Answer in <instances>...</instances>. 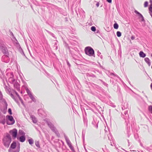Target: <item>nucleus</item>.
Listing matches in <instances>:
<instances>
[{"mask_svg": "<svg viewBox=\"0 0 152 152\" xmlns=\"http://www.w3.org/2000/svg\"><path fill=\"white\" fill-rule=\"evenodd\" d=\"M110 75H113L114 76L116 77H117L118 78H120L118 75H116V74H114V73H110Z\"/></svg>", "mask_w": 152, "mask_h": 152, "instance_id": "obj_45", "label": "nucleus"}, {"mask_svg": "<svg viewBox=\"0 0 152 152\" xmlns=\"http://www.w3.org/2000/svg\"><path fill=\"white\" fill-rule=\"evenodd\" d=\"M66 61L67 65L69 67H70L71 66V65L69 64V62L67 60H66Z\"/></svg>", "mask_w": 152, "mask_h": 152, "instance_id": "obj_51", "label": "nucleus"}, {"mask_svg": "<svg viewBox=\"0 0 152 152\" xmlns=\"http://www.w3.org/2000/svg\"><path fill=\"white\" fill-rule=\"evenodd\" d=\"M26 91L28 94L29 95V96H30V95L32 94L31 93L30 90H29V89L28 88H26Z\"/></svg>", "mask_w": 152, "mask_h": 152, "instance_id": "obj_29", "label": "nucleus"}, {"mask_svg": "<svg viewBox=\"0 0 152 152\" xmlns=\"http://www.w3.org/2000/svg\"><path fill=\"white\" fill-rule=\"evenodd\" d=\"M18 133L19 135H22V136L25 135V133L21 129H20L19 130Z\"/></svg>", "mask_w": 152, "mask_h": 152, "instance_id": "obj_24", "label": "nucleus"}, {"mask_svg": "<svg viewBox=\"0 0 152 152\" xmlns=\"http://www.w3.org/2000/svg\"><path fill=\"white\" fill-rule=\"evenodd\" d=\"M109 3H111L112 1V0H106Z\"/></svg>", "mask_w": 152, "mask_h": 152, "instance_id": "obj_61", "label": "nucleus"}, {"mask_svg": "<svg viewBox=\"0 0 152 152\" xmlns=\"http://www.w3.org/2000/svg\"><path fill=\"white\" fill-rule=\"evenodd\" d=\"M31 118L33 122L34 123H36L37 122V120L35 117L33 115L31 116Z\"/></svg>", "mask_w": 152, "mask_h": 152, "instance_id": "obj_19", "label": "nucleus"}, {"mask_svg": "<svg viewBox=\"0 0 152 152\" xmlns=\"http://www.w3.org/2000/svg\"><path fill=\"white\" fill-rule=\"evenodd\" d=\"M17 146L16 143L15 141H14L11 145L10 149L8 150L9 152H19L20 150V144H19L18 145L17 147L16 150L13 151L11 150V149H14L16 148Z\"/></svg>", "mask_w": 152, "mask_h": 152, "instance_id": "obj_3", "label": "nucleus"}, {"mask_svg": "<svg viewBox=\"0 0 152 152\" xmlns=\"http://www.w3.org/2000/svg\"><path fill=\"white\" fill-rule=\"evenodd\" d=\"M15 91V94L17 95V96H18V97H19L20 96L19 95V94H18V93L16 91Z\"/></svg>", "mask_w": 152, "mask_h": 152, "instance_id": "obj_57", "label": "nucleus"}, {"mask_svg": "<svg viewBox=\"0 0 152 152\" xmlns=\"http://www.w3.org/2000/svg\"><path fill=\"white\" fill-rule=\"evenodd\" d=\"M19 50L20 53L22 52V51H23L22 49L21 48H19Z\"/></svg>", "mask_w": 152, "mask_h": 152, "instance_id": "obj_59", "label": "nucleus"}, {"mask_svg": "<svg viewBox=\"0 0 152 152\" xmlns=\"http://www.w3.org/2000/svg\"><path fill=\"white\" fill-rule=\"evenodd\" d=\"M1 111L4 114H5L7 112V110L3 108Z\"/></svg>", "mask_w": 152, "mask_h": 152, "instance_id": "obj_49", "label": "nucleus"}, {"mask_svg": "<svg viewBox=\"0 0 152 152\" xmlns=\"http://www.w3.org/2000/svg\"><path fill=\"white\" fill-rule=\"evenodd\" d=\"M127 110H125L124 111L121 112V116L124 118L125 121V122L126 123L127 125L128 126L129 123V115L128 114Z\"/></svg>", "mask_w": 152, "mask_h": 152, "instance_id": "obj_5", "label": "nucleus"}, {"mask_svg": "<svg viewBox=\"0 0 152 152\" xmlns=\"http://www.w3.org/2000/svg\"><path fill=\"white\" fill-rule=\"evenodd\" d=\"M101 96L99 97V98L103 102H105V101L109 99V98L111 97L108 94H104V96Z\"/></svg>", "mask_w": 152, "mask_h": 152, "instance_id": "obj_8", "label": "nucleus"}, {"mask_svg": "<svg viewBox=\"0 0 152 152\" xmlns=\"http://www.w3.org/2000/svg\"><path fill=\"white\" fill-rule=\"evenodd\" d=\"M118 25L116 23H115L113 25L114 28L115 29H118Z\"/></svg>", "mask_w": 152, "mask_h": 152, "instance_id": "obj_31", "label": "nucleus"}, {"mask_svg": "<svg viewBox=\"0 0 152 152\" xmlns=\"http://www.w3.org/2000/svg\"><path fill=\"white\" fill-rule=\"evenodd\" d=\"M84 148L86 151V152H88V151L87 150V149H86V147L85 146H84Z\"/></svg>", "mask_w": 152, "mask_h": 152, "instance_id": "obj_64", "label": "nucleus"}, {"mask_svg": "<svg viewBox=\"0 0 152 152\" xmlns=\"http://www.w3.org/2000/svg\"><path fill=\"white\" fill-rule=\"evenodd\" d=\"M91 30L94 32H95L96 31V28L94 26H92L91 28Z\"/></svg>", "mask_w": 152, "mask_h": 152, "instance_id": "obj_38", "label": "nucleus"}, {"mask_svg": "<svg viewBox=\"0 0 152 152\" xmlns=\"http://www.w3.org/2000/svg\"><path fill=\"white\" fill-rule=\"evenodd\" d=\"M131 39L132 40H133L134 39L135 37L134 36H132L131 37Z\"/></svg>", "mask_w": 152, "mask_h": 152, "instance_id": "obj_58", "label": "nucleus"}, {"mask_svg": "<svg viewBox=\"0 0 152 152\" xmlns=\"http://www.w3.org/2000/svg\"><path fill=\"white\" fill-rule=\"evenodd\" d=\"M101 82H102L103 84L104 85V86H106L107 88L108 87V85L107 84V83L104 82V81H103L101 79H99V80Z\"/></svg>", "mask_w": 152, "mask_h": 152, "instance_id": "obj_32", "label": "nucleus"}, {"mask_svg": "<svg viewBox=\"0 0 152 152\" xmlns=\"http://www.w3.org/2000/svg\"><path fill=\"white\" fill-rule=\"evenodd\" d=\"M145 61L148 64V65L150 66L151 65V64L150 62V60L148 58H145L144 59Z\"/></svg>", "mask_w": 152, "mask_h": 152, "instance_id": "obj_20", "label": "nucleus"}, {"mask_svg": "<svg viewBox=\"0 0 152 152\" xmlns=\"http://www.w3.org/2000/svg\"><path fill=\"white\" fill-rule=\"evenodd\" d=\"M69 147L72 151L74 152L75 151L74 148L72 146V145H71L70 146H69Z\"/></svg>", "mask_w": 152, "mask_h": 152, "instance_id": "obj_43", "label": "nucleus"}, {"mask_svg": "<svg viewBox=\"0 0 152 152\" xmlns=\"http://www.w3.org/2000/svg\"><path fill=\"white\" fill-rule=\"evenodd\" d=\"M30 99L32 100L34 102H36V99L34 97V96H33L32 94H31L30 95V96H29Z\"/></svg>", "mask_w": 152, "mask_h": 152, "instance_id": "obj_27", "label": "nucleus"}, {"mask_svg": "<svg viewBox=\"0 0 152 152\" xmlns=\"http://www.w3.org/2000/svg\"><path fill=\"white\" fill-rule=\"evenodd\" d=\"M84 83L86 84L87 85L86 86V87H89V86L88 85L90 84V82H88V81H87L86 80H85L84 81Z\"/></svg>", "mask_w": 152, "mask_h": 152, "instance_id": "obj_39", "label": "nucleus"}, {"mask_svg": "<svg viewBox=\"0 0 152 152\" xmlns=\"http://www.w3.org/2000/svg\"><path fill=\"white\" fill-rule=\"evenodd\" d=\"M47 124L49 127L51 129L53 127H54V125L50 121L47 122Z\"/></svg>", "mask_w": 152, "mask_h": 152, "instance_id": "obj_22", "label": "nucleus"}, {"mask_svg": "<svg viewBox=\"0 0 152 152\" xmlns=\"http://www.w3.org/2000/svg\"><path fill=\"white\" fill-rule=\"evenodd\" d=\"M127 136L128 137H129L131 134L130 133V131L129 130H128L127 132Z\"/></svg>", "mask_w": 152, "mask_h": 152, "instance_id": "obj_54", "label": "nucleus"}, {"mask_svg": "<svg viewBox=\"0 0 152 152\" xmlns=\"http://www.w3.org/2000/svg\"><path fill=\"white\" fill-rule=\"evenodd\" d=\"M4 103L5 106L3 108L7 110V106H8L7 103V102L6 101H4Z\"/></svg>", "mask_w": 152, "mask_h": 152, "instance_id": "obj_34", "label": "nucleus"}, {"mask_svg": "<svg viewBox=\"0 0 152 152\" xmlns=\"http://www.w3.org/2000/svg\"><path fill=\"white\" fill-rule=\"evenodd\" d=\"M6 117L7 119L6 123L7 125H11L15 123V120L12 116L7 115L6 116Z\"/></svg>", "mask_w": 152, "mask_h": 152, "instance_id": "obj_6", "label": "nucleus"}, {"mask_svg": "<svg viewBox=\"0 0 152 152\" xmlns=\"http://www.w3.org/2000/svg\"><path fill=\"white\" fill-rule=\"evenodd\" d=\"M96 32H95L96 33H100V31L99 30H96Z\"/></svg>", "mask_w": 152, "mask_h": 152, "instance_id": "obj_60", "label": "nucleus"}, {"mask_svg": "<svg viewBox=\"0 0 152 152\" xmlns=\"http://www.w3.org/2000/svg\"><path fill=\"white\" fill-rule=\"evenodd\" d=\"M55 133L56 134V136L58 137H60V134L58 130H57V131Z\"/></svg>", "mask_w": 152, "mask_h": 152, "instance_id": "obj_42", "label": "nucleus"}, {"mask_svg": "<svg viewBox=\"0 0 152 152\" xmlns=\"http://www.w3.org/2000/svg\"><path fill=\"white\" fill-rule=\"evenodd\" d=\"M76 12L77 13V15L78 17V12L79 13L80 15L82 16V18H84L85 17V13L84 11L82 10H79L78 12H77V11L75 10Z\"/></svg>", "mask_w": 152, "mask_h": 152, "instance_id": "obj_11", "label": "nucleus"}, {"mask_svg": "<svg viewBox=\"0 0 152 152\" xmlns=\"http://www.w3.org/2000/svg\"><path fill=\"white\" fill-rule=\"evenodd\" d=\"M116 34L118 37H120L121 36V33L119 31H117L116 33Z\"/></svg>", "mask_w": 152, "mask_h": 152, "instance_id": "obj_36", "label": "nucleus"}, {"mask_svg": "<svg viewBox=\"0 0 152 152\" xmlns=\"http://www.w3.org/2000/svg\"><path fill=\"white\" fill-rule=\"evenodd\" d=\"M86 75L87 77H92L93 78L96 77V76L92 73H87Z\"/></svg>", "mask_w": 152, "mask_h": 152, "instance_id": "obj_25", "label": "nucleus"}, {"mask_svg": "<svg viewBox=\"0 0 152 152\" xmlns=\"http://www.w3.org/2000/svg\"><path fill=\"white\" fill-rule=\"evenodd\" d=\"M0 49L3 54L9 55V52L5 45V42L1 40H0Z\"/></svg>", "mask_w": 152, "mask_h": 152, "instance_id": "obj_2", "label": "nucleus"}, {"mask_svg": "<svg viewBox=\"0 0 152 152\" xmlns=\"http://www.w3.org/2000/svg\"><path fill=\"white\" fill-rule=\"evenodd\" d=\"M6 122L5 116L0 113V123L4 125Z\"/></svg>", "mask_w": 152, "mask_h": 152, "instance_id": "obj_10", "label": "nucleus"}, {"mask_svg": "<svg viewBox=\"0 0 152 152\" xmlns=\"http://www.w3.org/2000/svg\"><path fill=\"white\" fill-rule=\"evenodd\" d=\"M118 91V95L120 96H121L122 95L120 88H119V90Z\"/></svg>", "mask_w": 152, "mask_h": 152, "instance_id": "obj_50", "label": "nucleus"}, {"mask_svg": "<svg viewBox=\"0 0 152 152\" xmlns=\"http://www.w3.org/2000/svg\"><path fill=\"white\" fill-rule=\"evenodd\" d=\"M9 32L10 33V34H11V35H12V37H14V35L12 33V32L10 30L9 31Z\"/></svg>", "mask_w": 152, "mask_h": 152, "instance_id": "obj_56", "label": "nucleus"}, {"mask_svg": "<svg viewBox=\"0 0 152 152\" xmlns=\"http://www.w3.org/2000/svg\"><path fill=\"white\" fill-rule=\"evenodd\" d=\"M4 145L7 148H8L12 141V138L10 135L8 133L4 136L3 139Z\"/></svg>", "mask_w": 152, "mask_h": 152, "instance_id": "obj_1", "label": "nucleus"}, {"mask_svg": "<svg viewBox=\"0 0 152 152\" xmlns=\"http://www.w3.org/2000/svg\"><path fill=\"white\" fill-rule=\"evenodd\" d=\"M98 122L97 121H95L94 120L92 122V124L96 128H97L98 127Z\"/></svg>", "mask_w": 152, "mask_h": 152, "instance_id": "obj_21", "label": "nucleus"}, {"mask_svg": "<svg viewBox=\"0 0 152 152\" xmlns=\"http://www.w3.org/2000/svg\"><path fill=\"white\" fill-rule=\"evenodd\" d=\"M51 129L54 133H55L56 132L57 130L56 129L55 126L54 127H53V128H52Z\"/></svg>", "mask_w": 152, "mask_h": 152, "instance_id": "obj_44", "label": "nucleus"}, {"mask_svg": "<svg viewBox=\"0 0 152 152\" xmlns=\"http://www.w3.org/2000/svg\"><path fill=\"white\" fill-rule=\"evenodd\" d=\"M28 142L30 145H32L34 143V140L32 138L29 139Z\"/></svg>", "mask_w": 152, "mask_h": 152, "instance_id": "obj_30", "label": "nucleus"}, {"mask_svg": "<svg viewBox=\"0 0 152 152\" xmlns=\"http://www.w3.org/2000/svg\"><path fill=\"white\" fill-rule=\"evenodd\" d=\"M93 85L94 86V87L95 88L97 89H98L99 90H100L102 91H103L104 90V89L101 87L99 86L98 85L95 84H93Z\"/></svg>", "mask_w": 152, "mask_h": 152, "instance_id": "obj_17", "label": "nucleus"}, {"mask_svg": "<svg viewBox=\"0 0 152 152\" xmlns=\"http://www.w3.org/2000/svg\"><path fill=\"white\" fill-rule=\"evenodd\" d=\"M22 52L21 53L24 56H25V54H24V52L23 51H22Z\"/></svg>", "mask_w": 152, "mask_h": 152, "instance_id": "obj_62", "label": "nucleus"}, {"mask_svg": "<svg viewBox=\"0 0 152 152\" xmlns=\"http://www.w3.org/2000/svg\"><path fill=\"white\" fill-rule=\"evenodd\" d=\"M9 55L5 54L3 55L1 58V60L2 61L5 63H8L10 61Z\"/></svg>", "mask_w": 152, "mask_h": 152, "instance_id": "obj_9", "label": "nucleus"}, {"mask_svg": "<svg viewBox=\"0 0 152 152\" xmlns=\"http://www.w3.org/2000/svg\"><path fill=\"white\" fill-rule=\"evenodd\" d=\"M140 56L141 57L144 58L146 56L145 53H144L142 51H140L139 53Z\"/></svg>", "mask_w": 152, "mask_h": 152, "instance_id": "obj_18", "label": "nucleus"}, {"mask_svg": "<svg viewBox=\"0 0 152 152\" xmlns=\"http://www.w3.org/2000/svg\"><path fill=\"white\" fill-rule=\"evenodd\" d=\"M148 2L147 1H145L144 4V7H147L148 6Z\"/></svg>", "mask_w": 152, "mask_h": 152, "instance_id": "obj_48", "label": "nucleus"}, {"mask_svg": "<svg viewBox=\"0 0 152 152\" xmlns=\"http://www.w3.org/2000/svg\"><path fill=\"white\" fill-rule=\"evenodd\" d=\"M134 12L135 13L137 14L139 16V18H142V19H141L142 21L144 22H145V20H144V18L143 17L141 13H140L138 11H137L136 10H135L134 11Z\"/></svg>", "mask_w": 152, "mask_h": 152, "instance_id": "obj_14", "label": "nucleus"}, {"mask_svg": "<svg viewBox=\"0 0 152 152\" xmlns=\"http://www.w3.org/2000/svg\"><path fill=\"white\" fill-rule=\"evenodd\" d=\"M64 136L67 144L69 147L70 146L72 145V143L70 141L65 134H64Z\"/></svg>", "mask_w": 152, "mask_h": 152, "instance_id": "obj_15", "label": "nucleus"}, {"mask_svg": "<svg viewBox=\"0 0 152 152\" xmlns=\"http://www.w3.org/2000/svg\"><path fill=\"white\" fill-rule=\"evenodd\" d=\"M65 46H66V48H67L69 49V51L70 52L71 51V50H70V47H69V46L67 44H66Z\"/></svg>", "mask_w": 152, "mask_h": 152, "instance_id": "obj_52", "label": "nucleus"}, {"mask_svg": "<svg viewBox=\"0 0 152 152\" xmlns=\"http://www.w3.org/2000/svg\"><path fill=\"white\" fill-rule=\"evenodd\" d=\"M9 82H10V83H11L12 84H14V83L15 80L14 79H13V78H12V77H10L9 78Z\"/></svg>", "mask_w": 152, "mask_h": 152, "instance_id": "obj_28", "label": "nucleus"}, {"mask_svg": "<svg viewBox=\"0 0 152 152\" xmlns=\"http://www.w3.org/2000/svg\"><path fill=\"white\" fill-rule=\"evenodd\" d=\"M86 54L90 56H93L95 57L94 51V49L90 47H87L85 48L84 50Z\"/></svg>", "mask_w": 152, "mask_h": 152, "instance_id": "obj_4", "label": "nucleus"}, {"mask_svg": "<svg viewBox=\"0 0 152 152\" xmlns=\"http://www.w3.org/2000/svg\"><path fill=\"white\" fill-rule=\"evenodd\" d=\"M149 12H152V3L151 4L149 7Z\"/></svg>", "mask_w": 152, "mask_h": 152, "instance_id": "obj_40", "label": "nucleus"}, {"mask_svg": "<svg viewBox=\"0 0 152 152\" xmlns=\"http://www.w3.org/2000/svg\"><path fill=\"white\" fill-rule=\"evenodd\" d=\"M99 2H97V3L96 4V6L97 7H98L99 6Z\"/></svg>", "mask_w": 152, "mask_h": 152, "instance_id": "obj_63", "label": "nucleus"}, {"mask_svg": "<svg viewBox=\"0 0 152 152\" xmlns=\"http://www.w3.org/2000/svg\"><path fill=\"white\" fill-rule=\"evenodd\" d=\"M148 110L152 114V106L150 105L148 107Z\"/></svg>", "mask_w": 152, "mask_h": 152, "instance_id": "obj_37", "label": "nucleus"}, {"mask_svg": "<svg viewBox=\"0 0 152 152\" xmlns=\"http://www.w3.org/2000/svg\"><path fill=\"white\" fill-rule=\"evenodd\" d=\"M58 42V41L57 40H56V42H55V44L54 45V49L56 50H57L58 49V46L57 45Z\"/></svg>", "mask_w": 152, "mask_h": 152, "instance_id": "obj_26", "label": "nucleus"}, {"mask_svg": "<svg viewBox=\"0 0 152 152\" xmlns=\"http://www.w3.org/2000/svg\"><path fill=\"white\" fill-rule=\"evenodd\" d=\"M45 31L48 33L49 34H50L51 36L55 38L56 39V37H55L54 34L50 32V31H48V30L45 29Z\"/></svg>", "mask_w": 152, "mask_h": 152, "instance_id": "obj_23", "label": "nucleus"}, {"mask_svg": "<svg viewBox=\"0 0 152 152\" xmlns=\"http://www.w3.org/2000/svg\"><path fill=\"white\" fill-rule=\"evenodd\" d=\"M9 133L12 135L13 139H15L17 137L18 131L16 129H14L12 130H10Z\"/></svg>", "mask_w": 152, "mask_h": 152, "instance_id": "obj_7", "label": "nucleus"}, {"mask_svg": "<svg viewBox=\"0 0 152 152\" xmlns=\"http://www.w3.org/2000/svg\"><path fill=\"white\" fill-rule=\"evenodd\" d=\"M122 109L123 111H124L125 110H129L128 103L127 102H125L122 104Z\"/></svg>", "mask_w": 152, "mask_h": 152, "instance_id": "obj_12", "label": "nucleus"}, {"mask_svg": "<svg viewBox=\"0 0 152 152\" xmlns=\"http://www.w3.org/2000/svg\"><path fill=\"white\" fill-rule=\"evenodd\" d=\"M17 139L18 140L21 142H23L26 140L25 135L21 136L19 137H17Z\"/></svg>", "mask_w": 152, "mask_h": 152, "instance_id": "obj_16", "label": "nucleus"}, {"mask_svg": "<svg viewBox=\"0 0 152 152\" xmlns=\"http://www.w3.org/2000/svg\"><path fill=\"white\" fill-rule=\"evenodd\" d=\"M35 145L37 147H38V148H39L40 147V145H39V142L38 141H35Z\"/></svg>", "mask_w": 152, "mask_h": 152, "instance_id": "obj_35", "label": "nucleus"}, {"mask_svg": "<svg viewBox=\"0 0 152 152\" xmlns=\"http://www.w3.org/2000/svg\"><path fill=\"white\" fill-rule=\"evenodd\" d=\"M108 138L109 140H110V141H111L112 140H113L112 139V137L111 134H109V135H108Z\"/></svg>", "mask_w": 152, "mask_h": 152, "instance_id": "obj_41", "label": "nucleus"}, {"mask_svg": "<svg viewBox=\"0 0 152 152\" xmlns=\"http://www.w3.org/2000/svg\"><path fill=\"white\" fill-rule=\"evenodd\" d=\"M8 112L10 115L12 114L11 109L10 108H9L8 110Z\"/></svg>", "mask_w": 152, "mask_h": 152, "instance_id": "obj_47", "label": "nucleus"}, {"mask_svg": "<svg viewBox=\"0 0 152 152\" xmlns=\"http://www.w3.org/2000/svg\"><path fill=\"white\" fill-rule=\"evenodd\" d=\"M10 95L13 99H15L14 95L12 93L10 94Z\"/></svg>", "mask_w": 152, "mask_h": 152, "instance_id": "obj_53", "label": "nucleus"}, {"mask_svg": "<svg viewBox=\"0 0 152 152\" xmlns=\"http://www.w3.org/2000/svg\"><path fill=\"white\" fill-rule=\"evenodd\" d=\"M14 87L15 89L18 91H20V85L18 82H16L13 84Z\"/></svg>", "mask_w": 152, "mask_h": 152, "instance_id": "obj_13", "label": "nucleus"}, {"mask_svg": "<svg viewBox=\"0 0 152 152\" xmlns=\"http://www.w3.org/2000/svg\"><path fill=\"white\" fill-rule=\"evenodd\" d=\"M85 133H84L83 131L82 133V137L83 138V142H84V141H85Z\"/></svg>", "mask_w": 152, "mask_h": 152, "instance_id": "obj_33", "label": "nucleus"}, {"mask_svg": "<svg viewBox=\"0 0 152 152\" xmlns=\"http://www.w3.org/2000/svg\"><path fill=\"white\" fill-rule=\"evenodd\" d=\"M84 125L86 126V127L88 126V123L87 121L85 119L84 120Z\"/></svg>", "mask_w": 152, "mask_h": 152, "instance_id": "obj_46", "label": "nucleus"}, {"mask_svg": "<svg viewBox=\"0 0 152 152\" xmlns=\"http://www.w3.org/2000/svg\"><path fill=\"white\" fill-rule=\"evenodd\" d=\"M101 54V53L100 52H99V50L97 51V55L98 56H99Z\"/></svg>", "mask_w": 152, "mask_h": 152, "instance_id": "obj_55", "label": "nucleus"}]
</instances>
